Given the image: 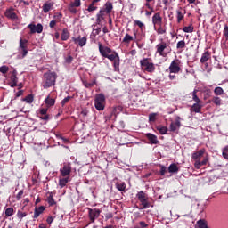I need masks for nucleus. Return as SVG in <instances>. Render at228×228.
Masks as SVG:
<instances>
[{
  "label": "nucleus",
  "mask_w": 228,
  "mask_h": 228,
  "mask_svg": "<svg viewBox=\"0 0 228 228\" xmlns=\"http://www.w3.org/2000/svg\"><path fill=\"white\" fill-rule=\"evenodd\" d=\"M58 78V75L56 72H47L44 74V82L43 88H51V86H54L56 85V79Z\"/></svg>",
  "instance_id": "1"
},
{
  "label": "nucleus",
  "mask_w": 228,
  "mask_h": 228,
  "mask_svg": "<svg viewBox=\"0 0 228 228\" xmlns=\"http://www.w3.org/2000/svg\"><path fill=\"white\" fill-rule=\"evenodd\" d=\"M170 51H172V49H170V46L165 41H162L156 45V53L162 56V58H167V56L170 54Z\"/></svg>",
  "instance_id": "2"
},
{
  "label": "nucleus",
  "mask_w": 228,
  "mask_h": 228,
  "mask_svg": "<svg viewBox=\"0 0 228 228\" xmlns=\"http://www.w3.org/2000/svg\"><path fill=\"white\" fill-rule=\"evenodd\" d=\"M140 65L145 72H150L151 74L156 70V66H154V63L150 62L148 58H144L140 61Z\"/></svg>",
  "instance_id": "3"
},
{
  "label": "nucleus",
  "mask_w": 228,
  "mask_h": 228,
  "mask_svg": "<svg viewBox=\"0 0 228 228\" xmlns=\"http://www.w3.org/2000/svg\"><path fill=\"white\" fill-rule=\"evenodd\" d=\"M106 104V97L104 94H97L94 100V106L98 111H102L104 110V105Z\"/></svg>",
  "instance_id": "4"
},
{
  "label": "nucleus",
  "mask_w": 228,
  "mask_h": 228,
  "mask_svg": "<svg viewBox=\"0 0 228 228\" xmlns=\"http://www.w3.org/2000/svg\"><path fill=\"white\" fill-rule=\"evenodd\" d=\"M181 67H182L181 61L179 59H175L172 61L167 71H169V74H179V72H181Z\"/></svg>",
  "instance_id": "5"
},
{
  "label": "nucleus",
  "mask_w": 228,
  "mask_h": 228,
  "mask_svg": "<svg viewBox=\"0 0 228 228\" xmlns=\"http://www.w3.org/2000/svg\"><path fill=\"white\" fill-rule=\"evenodd\" d=\"M105 58H108V60L113 61L115 72H118V70H120V57L118 56V53H115V54H109Z\"/></svg>",
  "instance_id": "6"
},
{
  "label": "nucleus",
  "mask_w": 228,
  "mask_h": 228,
  "mask_svg": "<svg viewBox=\"0 0 228 228\" xmlns=\"http://www.w3.org/2000/svg\"><path fill=\"white\" fill-rule=\"evenodd\" d=\"M19 51L21 53L22 58L28 56V39H20Z\"/></svg>",
  "instance_id": "7"
},
{
  "label": "nucleus",
  "mask_w": 228,
  "mask_h": 228,
  "mask_svg": "<svg viewBox=\"0 0 228 228\" xmlns=\"http://www.w3.org/2000/svg\"><path fill=\"white\" fill-rule=\"evenodd\" d=\"M60 172L62 177H69L70 172H72V166H70V163H64L62 167H61Z\"/></svg>",
  "instance_id": "8"
},
{
  "label": "nucleus",
  "mask_w": 228,
  "mask_h": 228,
  "mask_svg": "<svg viewBox=\"0 0 228 228\" xmlns=\"http://www.w3.org/2000/svg\"><path fill=\"white\" fill-rule=\"evenodd\" d=\"M28 29H30V33L31 35L35 34V33H42L44 31V26H42V24L38 23L37 25H35L33 23H30L29 25H28Z\"/></svg>",
  "instance_id": "9"
},
{
  "label": "nucleus",
  "mask_w": 228,
  "mask_h": 228,
  "mask_svg": "<svg viewBox=\"0 0 228 228\" xmlns=\"http://www.w3.org/2000/svg\"><path fill=\"white\" fill-rule=\"evenodd\" d=\"M98 47L100 51V54L103 56V58H106L109 54H111V48L108 46H102V44L98 43Z\"/></svg>",
  "instance_id": "10"
},
{
  "label": "nucleus",
  "mask_w": 228,
  "mask_h": 228,
  "mask_svg": "<svg viewBox=\"0 0 228 228\" xmlns=\"http://www.w3.org/2000/svg\"><path fill=\"white\" fill-rule=\"evenodd\" d=\"M73 42L77 45H79V47H85V45H86L87 38L86 37H73Z\"/></svg>",
  "instance_id": "11"
},
{
  "label": "nucleus",
  "mask_w": 228,
  "mask_h": 228,
  "mask_svg": "<svg viewBox=\"0 0 228 228\" xmlns=\"http://www.w3.org/2000/svg\"><path fill=\"white\" fill-rule=\"evenodd\" d=\"M181 127V117L177 116L175 122L170 124L169 129L172 132L177 131Z\"/></svg>",
  "instance_id": "12"
},
{
  "label": "nucleus",
  "mask_w": 228,
  "mask_h": 228,
  "mask_svg": "<svg viewBox=\"0 0 228 228\" xmlns=\"http://www.w3.org/2000/svg\"><path fill=\"white\" fill-rule=\"evenodd\" d=\"M100 215H101V210L97 208L89 209V218L91 222H95L96 218H99Z\"/></svg>",
  "instance_id": "13"
},
{
  "label": "nucleus",
  "mask_w": 228,
  "mask_h": 228,
  "mask_svg": "<svg viewBox=\"0 0 228 228\" xmlns=\"http://www.w3.org/2000/svg\"><path fill=\"white\" fill-rule=\"evenodd\" d=\"M161 22H163V18H161V14L157 12L152 17V24L153 26H161Z\"/></svg>",
  "instance_id": "14"
},
{
  "label": "nucleus",
  "mask_w": 228,
  "mask_h": 228,
  "mask_svg": "<svg viewBox=\"0 0 228 228\" xmlns=\"http://www.w3.org/2000/svg\"><path fill=\"white\" fill-rule=\"evenodd\" d=\"M133 40H136V31H134V37L133 36L126 33L122 42L123 44H131Z\"/></svg>",
  "instance_id": "15"
},
{
  "label": "nucleus",
  "mask_w": 228,
  "mask_h": 228,
  "mask_svg": "<svg viewBox=\"0 0 228 228\" xmlns=\"http://www.w3.org/2000/svg\"><path fill=\"white\" fill-rule=\"evenodd\" d=\"M205 152H206V150H205V149H201V150H200V151H198L192 153L191 158H192V159H194L195 161H196V160H200V158H202V156H204Z\"/></svg>",
  "instance_id": "16"
},
{
  "label": "nucleus",
  "mask_w": 228,
  "mask_h": 228,
  "mask_svg": "<svg viewBox=\"0 0 228 228\" xmlns=\"http://www.w3.org/2000/svg\"><path fill=\"white\" fill-rule=\"evenodd\" d=\"M54 8V3L53 2H46L43 4V12L44 13H48V12H51Z\"/></svg>",
  "instance_id": "17"
},
{
  "label": "nucleus",
  "mask_w": 228,
  "mask_h": 228,
  "mask_svg": "<svg viewBox=\"0 0 228 228\" xmlns=\"http://www.w3.org/2000/svg\"><path fill=\"white\" fill-rule=\"evenodd\" d=\"M44 211H45V208L44 206H40V207H36L35 210H34V216L33 218H38V216H40L42 215V213H44Z\"/></svg>",
  "instance_id": "18"
},
{
  "label": "nucleus",
  "mask_w": 228,
  "mask_h": 228,
  "mask_svg": "<svg viewBox=\"0 0 228 228\" xmlns=\"http://www.w3.org/2000/svg\"><path fill=\"white\" fill-rule=\"evenodd\" d=\"M146 137L152 145H158V143H159L158 137L152 134H146Z\"/></svg>",
  "instance_id": "19"
},
{
  "label": "nucleus",
  "mask_w": 228,
  "mask_h": 228,
  "mask_svg": "<svg viewBox=\"0 0 228 228\" xmlns=\"http://www.w3.org/2000/svg\"><path fill=\"white\" fill-rule=\"evenodd\" d=\"M18 81H19V78H17V72L13 71L12 75L11 76L10 86L12 88H15V86H17Z\"/></svg>",
  "instance_id": "20"
},
{
  "label": "nucleus",
  "mask_w": 228,
  "mask_h": 228,
  "mask_svg": "<svg viewBox=\"0 0 228 228\" xmlns=\"http://www.w3.org/2000/svg\"><path fill=\"white\" fill-rule=\"evenodd\" d=\"M191 111H193L194 113H200L202 111V104H200V102H195L191 107Z\"/></svg>",
  "instance_id": "21"
},
{
  "label": "nucleus",
  "mask_w": 228,
  "mask_h": 228,
  "mask_svg": "<svg viewBox=\"0 0 228 228\" xmlns=\"http://www.w3.org/2000/svg\"><path fill=\"white\" fill-rule=\"evenodd\" d=\"M45 104H46V108H52V106H54V104H56V100H54L53 98H51V96L48 95L45 99Z\"/></svg>",
  "instance_id": "22"
},
{
  "label": "nucleus",
  "mask_w": 228,
  "mask_h": 228,
  "mask_svg": "<svg viewBox=\"0 0 228 228\" xmlns=\"http://www.w3.org/2000/svg\"><path fill=\"white\" fill-rule=\"evenodd\" d=\"M5 16L8 19H12V20H14L15 19H17V14L13 12V9H8L5 12Z\"/></svg>",
  "instance_id": "23"
},
{
  "label": "nucleus",
  "mask_w": 228,
  "mask_h": 228,
  "mask_svg": "<svg viewBox=\"0 0 228 228\" xmlns=\"http://www.w3.org/2000/svg\"><path fill=\"white\" fill-rule=\"evenodd\" d=\"M195 228H208V223L204 219H200L197 221Z\"/></svg>",
  "instance_id": "24"
},
{
  "label": "nucleus",
  "mask_w": 228,
  "mask_h": 228,
  "mask_svg": "<svg viewBox=\"0 0 228 228\" xmlns=\"http://www.w3.org/2000/svg\"><path fill=\"white\" fill-rule=\"evenodd\" d=\"M104 20V10L101 9L99 13L96 15V22L97 24H101Z\"/></svg>",
  "instance_id": "25"
},
{
  "label": "nucleus",
  "mask_w": 228,
  "mask_h": 228,
  "mask_svg": "<svg viewBox=\"0 0 228 228\" xmlns=\"http://www.w3.org/2000/svg\"><path fill=\"white\" fill-rule=\"evenodd\" d=\"M211 59V53H209V52H205L201 58H200V63H206V61H208V60Z\"/></svg>",
  "instance_id": "26"
},
{
  "label": "nucleus",
  "mask_w": 228,
  "mask_h": 228,
  "mask_svg": "<svg viewBox=\"0 0 228 228\" xmlns=\"http://www.w3.org/2000/svg\"><path fill=\"white\" fill-rule=\"evenodd\" d=\"M104 7H105L106 13L110 15L113 10V4L111 2H106V4H104Z\"/></svg>",
  "instance_id": "27"
},
{
  "label": "nucleus",
  "mask_w": 228,
  "mask_h": 228,
  "mask_svg": "<svg viewBox=\"0 0 228 228\" xmlns=\"http://www.w3.org/2000/svg\"><path fill=\"white\" fill-rule=\"evenodd\" d=\"M176 19L178 24H181V20L184 19V13H183V11L181 9L176 10Z\"/></svg>",
  "instance_id": "28"
},
{
  "label": "nucleus",
  "mask_w": 228,
  "mask_h": 228,
  "mask_svg": "<svg viewBox=\"0 0 228 228\" xmlns=\"http://www.w3.org/2000/svg\"><path fill=\"white\" fill-rule=\"evenodd\" d=\"M97 84V80L94 79L92 82H87L86 80L83 81V85L86 88H92V86H95V85Z\"/></svg>",
  "instance_id": "29"
},
{
  "label": "nucleus",
  "mask_w": 228,
  "mask_h": 228,
  "mask_svg": "<svg viewBox=\"0 0 228 228\" xmlns=\"http://www.w3.org/2000/svg\"><path fill=\"white\" fill-rule=\"evenodd\" d=\"M69 183V177L66 176L65 178H60L59 179V186L61 188H65L67 186V183Z\"/></svg>",
  "instance_id": "30"
},
{
  "label": "nucleus",
  "mask_w": 228,
  "mask_h": 228,
  "mask_svg": "<svg viewBox=\"0 0 228 228\" xmlns=\"http://www.w3.org/2000/svg\"><path fill=\"white\" fill-rule=\"evenodd\" d=\"M69 37H70V33H69V30L67 28H63L61 38L63 41L69 40Z\"/></svg>",
  "instance_id": "31"
},
{
  "label": "nucleus",
  "mask_w": 228,
  "mask_h": 228,
  "mask_svg": "<svg viewBox=\"0 0 228 228\" xmlns=\"http://www.w3.org/2000/svg\"><path fill=\"white\" fill-rule=\"evenodd\" d=\"M168 172H170V174H175V172H179V167H177L175 164H171L168 167Z\"/></svg>",
  "instance_id": "32"
},
{
  "label": "nucleus",
  "mask_w": 228,
  "mask_h": 228,
  "mask_svg": "<svg viewBox=\"0 0 228 228\" xmlns=\"http://www.w3.org/2000/svg\"><path fill=\"white\" fill-rule=\"evenodd\" d=\"M167 33V27H162L159 25V28H157V35H165Z\"/></svg>",
  "instance_id": "33"
},
{
  "label": "nucleus",
  "mask_w": 228,
  "mask_h": 228,
  "mask_svg": "<svg viewBox=\"0 0 228 228\" xmlns=\"http://www.w3.org/2000/svg\"><path fill=\"white\" fill-rule=\"evenodd\" d=\"M116 188L119 191H126V183H118L116 184Z\"/></svg>",
  "instance_id": "34"
},
{
  "label": "nucleus",
  "mask_w": 228,
  "mask_h": 228,
  "mask_svg": "<svg viewBox=\"0 0 228 228\" xmlns=\"http://www.w3.org/2000/svg\"><path fill=\"white\" fill-rule=\"evenodd\" d=\"M212 102L216 104V106H221L222 105V99L218 96H215L212 99Z\"/></svg>",
  "instance_id": "35"
},
{
  "label": "nucleus",
  "mask_w": 228,
  "mask_h": 228,
  "mask_svg": "<svg viewBox=\"0 0 228 228\" xmlns=\"http://www.w3.org/2000/svg\"><path fill=\"white\" fill-rule=\"evenodd\" d=\"M140 202L142 206V209H147V208L151 207V203L147 201V199L141 200Z\"/></svg>",
  "instance_id": "36"
},
{
  "label": "nucleus",
  "mask_w": 228,
  "mask_h": 228,
  "mask_svg": "<svg viewBox=\"0 0 228 228\" xmlns=\"http://www.w3.org/2000/svg\"><path fill=\"white\" fill-rule=\"evenodd\" d=\"M157 129L160 133V134H167V133L168 131V128H167L166 126H159L157 127Z\"/></svg>",
  "instance_id": "37"
},
{
  "label": "nucleus",
  "mask_w": 228,
  "mask_h": 228,
  "mask_svg": "<svg viewBox=\"0 0 228 228\" xmlns=\"http://www.w3.org/2000/svg\"><path fill=\"white\" fill-rule=\"evenodd\" d=\"M193 25H189L187 27H183V31L184 33H193Z\"/></svg>",
  "instance_id": "38"
},
{
  "label": "nucleus",
  "mask_w": 228,
  "mask_h": 228,
  "mask_svg": "<svg viewBox=\"0 0 228 228\" xmlns=\"http://www.w3.org/2000/svg\"><path fill=\"white\" fill-rule=\"evenodd\" d=\"M186 47V42L184 40H181L176 44V49H184Z\"/></svg>",
  "instance_id": "39"
},
{
  "label": "nucleus",
  "mask_w": 228,
  "mask_h": 228,
  "mask_svg": "<svg viewBox=\"0 0 228 228\" xmlns=\"http://www.w3.org/2000/svg\"><path fill=\"white\" fill-rule=\"evenodd\" d=\"M197 92H199L197 89H194L192 92V101H194L195 102H200V99L199 98V96H197Z\"/></svg>",
  "instance_id": "40"
},
{
  "label": "nucleus",
  "mask_w": 228,
  "mask_h": 228,
  "mask_svg": "<svg viewBox=\"0 0 228 228\" xmlns=\"http://www.w3.org/2000/svg\"><path fill=\"white\" fill-rule=\"evenodd\" d=\"M215 95H224V89L222 87H216L214 89Z\"/></svg>",
  "instance_id": "41"
},
{
  "label": "nucleus",
  "mask_w": 228,
  "mask_h": 228,
  "mask_svg": "<svg viewBox=\"0 0 228 228\" xmlns=\"http://www.w3.org/2000/svg\"><path fill=\"white\" fill-rule=\"evenodd\" d=\"M134 25L140 28V30L142 31V33L143 32V28H145V24H143V22L140 20H134Z\"/></svg>",
  "instance_id": "42"
},
{
  "label": "nucleus",
  "mask_w": 228,
  "mask_h": 228,
  "mask_svg": "<svg viewBox=\"0 0 228 228\" xmlns=\"http://www.w3.org/2000/svg\"><path fill=\"white\" fill-rule=\"evenodd\" d=\"M47 202L49 206H54V204H56V201H54V198H53V194H50L48 196Z\"/></svg>",
  "instance_id": "43"
},
{
  "label": "nucleus",
  "mask_w": 228,
  "mask_h": 228,
  "mask_svg": "<svg viewBox=\"0 0 228 228\" xmlns=\"http://www.w3.org/2000/svg\"><path fill=\"white\" fill-rule=\"evenodd\" d=\"M25 102H27V104H31L34 101L33 95L28 94L25 99H24Z\"/></svg>",
  "instance_id": "44"
},
{
  "label": "nucleus",
  "mask_w": 228,
  "mask_h": 228,
  "mask_svg": "<svg viewBox=\"0 0 228 228\" xmlns=\"http://www.w3.org/2000/svg\"><path fill=\"white\" fill-rule=\"evenodd\" d=\"M69 4H71L75 8H79V6H81V0H75L74 2H71Z\"/></svg>",
  "instance_id": "45"
},
{
  "label": "nucleus",
  "mask_w": 228,
  "mask_h": 228,
  "mask_svg": "<svg viewBox=\"0 0 228 228\" xmlns=\"http://www.w3.org/2000/svg\"><path fill=\"white\" fill-rule=\"evenodd\" d=\"M13 215V208L5 209V216H12Z\"/></svg>",
  "instance_id": "46"
},
{
  "label": "nucleus",
  "mask_w": 228,
  "mask_h": 228,
  "mask_svg": "<svg viewBox=\"0 0 228 228\" xmlns=\"http://www.w3.org/2000/svg\"><path fill=\"white\" fill-rule=\"evenodd\" d=\"M10 70V68L8 66H2L0 67V72L1 74H6Z\"/></svg>",
  "instance_id": "47"
},
{
  "label": "nucleus",
  "mask_w": 228,
  "mask_h": 228,
  "mask_svg": "<svg viewBox=\"0 0 228 228\" xmlns=\"http://www.w3.org/2000/svg\"><path fill=\"white\" fill-rule=\"evenodd\" d=\"M95 4H94V2L91 3V4H89L87 11L89 12H95V10H97V7L94 6Z\"/></svg>",
  "instance_id": "48"
},
{
  "label": "nucleus",
  "mask_w": 228,
  "mask_h": 228,
  "mask_svg": "<svg viewBox=\"0 0 228 228\" xmlns=\"http://www.w3.org/2000/svg\"><path fill=\"white\" fill-rule=\"evenodd\" d=\"M69 12H70V13H77V10L76 9V7H74V5H71L69 4V7H68Z\"/></svg>",
  "instance_id": "49"
},
{
  "label": "nucleus",
  "mask_w": 228,
  "mask_h": 228,
  "mask_svg": "<svg viewBox=\"0 0 228 228\" xmlns=\"http://www.w3.org/2000/svg\"><path fill=\"white\" fill-rule=\"evenodd\" d=\"M157 113H151L149 115V120L150 122H155L156 121V117H157Z\"/></svg>",
  "instance_id": "50"
},
{
  "label": "nucleus",
  "mask_w": 228,
  "mask_h": 228,
  "mask_svg": "<svg viewBox=\"0 0 228 228\" xmlns=\"http://www.w3.org/2000/svg\"><path fill=\"white\" fill-rule=\"evenodd\" d=\"M137 199L138 200H145V193H143V191H140L137 194Z\"/></svg>",
  "instance_id": "51"
},
{
  "label": "nucleus",
  "mask_w": 228,
  "mask_h": 228,
  "mask_svg": "<svg viewBox=\"0 0 228 228\" xmlns=\"http://www.w3.org/2000/svg\"><path fill=\"white\" fill-rule=\"evenodd\" d=\"M208 161H209V155H206L204 159L202 161H200L202 167H204V165H208Z\"/></svg>",
  "instance_id": "52"
},
{
  "label": "nucleus",
  "mask_w": 228,
  "mask_h": 228,
  "mask_svg": "<svg viewBox=\"0 0 228 228\" xmlns=\"http://www.w3.org/2000/svg\"><path fill=\"white\" fill-rule=\"evenodd\" d=\"M194 167L195 168H197V170H199L200 167H202V162H200V160H196L194 163Z\"/></svg>",
  "instance_id": "53"
},
{
  "label": "nucleus",
  "mask_w": 228,
  "mask_h": 228,
  "mask_svg": "<svg viewBox=\"0 0 228 228\" xmlns=\"http://www.w3.org/2000/svg\"><path fill=\"white\" fill-rule=\"evenodd\" d=\"M222 154H223V158L228 160V151L225 150V147L223 149Z\"/></svg>",
  "instance_id": "54"
},
{
  "label": "nucleus",
  "mask_w": 228,
  "mask_h": 228,
  "mask_svg": "<svg viewBox=\"0 0 228 228\" xmlns=\"http://www.w3.org/2000/svg\"><path fill=\"white\" fill-rule=\"evenodd\" d=\"M28 214L26 212L18 211L17 216L18 218H24Z\"/></svg>",
  "instance_id": "55"
},
{
  "label": "nucleus",
  "mask_w": 228,
  "mask_h": 228,
  "mask_svg": "<svg viewBox=\"0 0 228 228\" xmlns=\"http://www.w3.org/2000/svg\"><path fill=\"white\" fill-rule=\"evenodd\" d=\"M70 99H72V97H70V96H67L66 98H64V99L61 101V105H62V106H65L66 103H67L69 101H70Z\"/></svg>",
  "instance_id": "56"
},
{
  "label": "nucleus",
  "mask_w": 228,
  "mask_h": 228,
  "mask_svg": "<svg viewBox=\"0 0 228 228\" xmlns=\"http://www.w3.org/2000/svg\"><path fill=\"white\" fill-rule=\"evenodd\" d=\"M22 195H24V191H20L16 196L17 200H20V199H22Z\"/></svg>",
  "instance_id": "57"
},
{
  "label": "nucleus",
  "mask_w": 228,
  "mask_h": 228,
  "mask_svg": "<svg viewBox=\"0 0 228 228\" xmlns=\"http://www.w3.org/2000/svg\"><path fill=\"white\" fill-rule=\"evenodd\" d=\"M223 33H224V36L225 37L226 40H228V26H224Z\"/></svg>",
  "instance_id": "58"
},
{
  "label": "nucleus",
  "mask_w": 228,
  "mask_h": 228,
  "mask_svg": "<svg viewBox=\"0 0 228 228\" xmlns=\"http://www.w3.org/2000/svg\"><path fill=\"white\" fill-rule=\"evenodd\" d=\"M139 225H140V227H142V228H147V227H149V224H147L144 221L139 222Z\"/></svg>",
  "instance_id": "59"
},
{
  "label": "nucleus",
  "mask_w": 228,
  "mask_h": 228,
  "mask_svg": "<svg viewBox=\"0 0 228 228\" xmlns=\"http://www.w3.org/2000/svg\"><path fill=\"white\" fill-rule=\"evenodd\" d=\"M82 117H88V110L83 109L81 111Z\"/></svg>",
  "instance_id": "60"
},
{
  "label": "nucleus",
  "mask_w": 228,
  "mask_h": 228,
  "mask_svg": "<svg viewBox=\"0 0 228 228\" xmlns=\"http://www.w3.org/2000/svg\"><path fill=\"white\" fill-rule=\"evenodd\" d=\"M167 172V167L165 166H162L160 168V175H164Z\"/></svg>",
  "instance_id": "61"
},
{
  "label": "nucleus",
  "mask_w": 228,
  "mask_h": 228,
  "mask_svg": "<svg viewBox=\"0 0 228 228\" xmlns=\"http://www.w3.org/2000/svg\"><path fill=\"white\" fill-rule=\"evenodd\" d=\"M47 224H49V225H51V224H53V222H54V218H53V216H48V218L46 219Z\"/></svg>",
  "instance_id": "62"
},
{
  "label": "nucleus",
  "mask_w": 228,
  "mask_h": 228,
  "mask_svg": "<svg viewBox=\"0 0 228 228\" xmlns=\"http://www.w3.org/2000/svg\"><path fill=\"white\" fill-rule=\"evenodd\" d=\"M54 26H56V20H53L50 21L49 27L53 28H54Z\"/></svg>",
  "instance_id": "63"
},
{
  "label": "nucleus",
  "mask_w": 228,
  "mask_h": 228,
  "mask_svg": "<svg viewBox=\"0 0 228 228\" xmlns=\"http://www.w3.org/2000/svg\"><path fill=\"white\" fill-rule=\"evenodd\" d=\"M40 113L41 115H47V109L45 108L40 109Z\"/></svg>",
  "instance_id": "64"
}]
</instances>
